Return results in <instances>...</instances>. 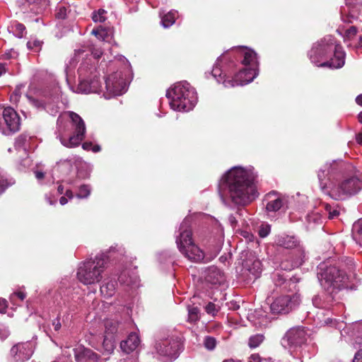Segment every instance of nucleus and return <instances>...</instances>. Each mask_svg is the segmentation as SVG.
<instances>
[{"label":"nucleus","mask_w":362,"mask_h":362,"mask_svg":"<svg viewBox=\"0 0 362 362\" xmlns=\"http://www.w3.org/2000/svg\"><path fill=\"white\" fill-rule=\"evenodd\" d=\"M108 336L109 335L105 336L103 343V347L107 354H111L115 349V344L112 341V337H109Z\"/></svg>","instance_id":"41"},{"label":"nucleus","mask_w":362,"mask_h":362,"mask_svg":"<svg viewBox=\"0 0 362 362\" xmlns=\"http://www.w3.org/2000/svg\"><path fill=\"white\" fill-rule=\"evenodd\" d=\"M7 301L4 298H0V313H5L7 308Z\"/></svg>","instance_id":"55"},{"label":"nucleus","mask_w":362,"mask_h":362,"mask_svg":"<svg viewBox=\"0 0 362 362\" xmlns=\"http://www.w3.org/2000/svg\"><path fill=\"white\" fill-rule=\"evenodd\" d=\"M73 351L76 362H98V355L90 349L78 346Z\"/></svg>","instance_id":"21"},{"label":"nucleus","mask_w":362,"mask_h":362,"mask_svg":"<svg viewBox=\"0 0 362 362\" xmlns=\"http://www.w3.org/2000/svg\"><path fill=\"white\" fill-rule=\"evenodd\" d=\"M91 52L95 59L99 58L102 55V51L99 49L93 50Z\"/></svg>","instance_id":"63"},{"label":"nucleus","mask_w":362,"mask_h":362,"mask_svg":"<svg viewBox=\"0 0 362 362\" xmlns=\"http://www.w3.org/2000/svg\"><path fill=\"white\" fill-rule=\"evenodd\" d=\"M83 52V51L81 50V49H78V50H75V56L74 58H72L69 62V65L67 66L66 67V71H70L71 67L74 66L76 64V62L77 60V57H79V55L81 54H82Z\"/></svg>","instance_id":"50"},{"label":"nucleus","mask_w":362,"mask_h":362,"mask_svg":"<svg viewBox=\"0 0 362 362\" xmlns=\"http://www.w3.org/2000/svg\"><path fill=\"white\" fill-rule=\"evenodd\" d=\"M329 323L332 326H335L337 329L340 330L341 335L344 336V334H350L352 337H356L355 341L353 343L354 347L357 348V346L362 345V324L355 323L349 326H344L343 322H337L336 320H330Z\"/></svg>","instance_id":"16"},{"label":"nucleus","mask_w":362,"mask_h":362,"mask_svg":"<svg viewBox=\"0 0 362 362\" xmlns=\"http://www.w3.org/2000/svg\"><path fill=\"white\" fill-rule=\"evenodd\" d=\"M199 297L194 296H193V305H189L187 306L188 310V317L187 321L192 324H195L201 318V312L199 308L197 306H195L194 304L197 303L201 305V303L199 301Z\"/></svg>","instance_id":"28"},{"label":"nucleus","mask_w":362,"mask_h":362,"mask_svg":"<svg viewBox=\"0 0 362 362\" xmlns=\"http://www.w3.org/2000/svg\"><path fill=\"white\" fill-rule=\"evenodd\" d=\"M65 197L71 199L74 198V195L73 192L71 189H66L65 192Z\"/></svg>","instance_id":"64"},{"label":"nucleus","mask_w":362,"mask_h":362,"mask_svg":"<svg viewBox=\"0 0 362 362\" xmlns=\"http://www.w3.org/2000/svg\"><path fill=\"white\" fill-rule=\"evenodd\" d=\"M342 173L341 165L336 161L325 163L318 171L317 177L322 190L334 199H344L357 193L362 188L361 181L352 177L343 182L337 179Z\"/></svg>","instance_id":"4"},{"label":"nucleus","mask_w":362,"mask_h":362,"mask_svg":"<svg viewBox=\"0 0 362 362\" xmlns=\"http://www.w3.org/2000/svg\"><path fill=\"white\" fill-rule=\"evenodd\" d=\"M52 325L54 328V332H58L62 327V324L59 317H56L52 320Z\"/></svg>","instance_id":"52"},{"label":"nucleus","mask_w":362,"mask_h":362,"mask_svg":"<svg viewBox=\"0 0 362 362\" xmlns=\"http://www.w3.org/2000/svg\"><path fill=\"white\" fill-rule=\"evenodd\" d=\"M35 173V177L37 180H41L44 178L45 177V174L42 171H40V170H35L34 172Z\"/></svg>","instance_id":"60"},{"label":"nucleus","mask_w":362,"mask_h":362,"mask_svg":"<svg viewBox=\"0 0 362 362\" xmlns=\"http://www.w3.org/2000/svg\"><path fill=\"white\" fill-rule=\"evenodd\" d=\"M264 339V336L260 334L251 336L249 339L248 345L250 348H256L263 341Z\"/></svg>","instance_id":"42"},{"label":"nucleus","mask_w":362,"mask_h":362,"mask_svg":"<svg viewBox=\"0 0 362 362\" xmlns=\"http://www.w3.org/2000/svg\"><path fill=\"white\" fill-rule=\"evenodd\" d=\"M257 173L253 166L237 165L226 171L219 180V195L222 202L230 206H245L255 200Z\"/></svg>","instance_id":"1"},{"label":"nucleus","mask_w":362,"mask_h":362,"mask_svg":"<svg viewBox=\"0 0 362 362\" xmlns=\"http://www.w3.org/2000/svg\"><path fill=\"white\" fill-rule=\"evenodd\" d=\"M106 335H112L117 333H122L124 331L123 325L117 320L107 319L105 322Z\"/></svg>","instance_id":"29"},{"label":"nucleus","mask_w":362,"mask_h":362,"mask_svg":"<svg viewBox=\"0 0 362 362\" xmlns=\"http://www.w3.org/2000/svg\"><path fill=\"white\" fill-rule=\"evenodd\" d=\"M334 293L332 291H325L315 296L312 299L313 305L317 308L329 309L333 306Z\"/></svg>","instance_id":"22"},{"label":"nucleus","mask_w":362,"mask_h":362,"mask_svg":"<svg viewBox=\"0 0 362 362\" xmlns=\"http://www.w3.org/2000/svg\"><path fill=\"white\" fill-rule=\"evenodd\" d=\"M30 102L37 108L45 109L49 114L55 115L59 112L60 107L57 102L58 98L54 97L53 98H49L45 100L35 99L32 97L27 96Z\"/></svg>","instance_id":"20"},{"label":"nucleus","mask_w":362,"mask_h":362,"mask_svg":"<svg viewBox=\"0 0 362 362\" xmlns=\"http://www.w3.org/2000/svg\"><path fill=\"white\" fill-rule=\"evenodd\" d=\"M30 139V138L29 136H28L27 135H24V134L20 135L16 139L15 144H14L15 148L16 150L23 149V151L25 152L26 148H27V143L29 141Z\"/></svg>","instance_id":"36"},{"label":"nucleus","mask_w":362,"mask_h":362,"mask_svg":"<svg viewBox=\"0 0 362 362\" xmlns=\"http://www.w3.org/2000/svg\"><path fill=\"white\" fill-rule=\"evenodd\" d=\"M241 234L244 238L248 239L249 240H252V239L253 238V235L247 231H242Z\"/></svg>","instance_id":"62"},{"label":"nucleus","mask_w":362,"mask_h":362,"mask_svg":"<svg viewBox=\"0 0 362 362\" xmlns=\"http://www.w3.org/2000/svg\"><path fill=\"white\" fill-rule=\"evenodd\" d=\"M306 227L308 230L313 229L315 225H321L322 223V216L319 212L309 213L305 218Z\"/></svg>","instance_id":"32"},{"label":"nucleus","mask_w":362,"mask_h":362,"mask_svg":"<svg viewBox=\"0 0 362 362\" xmlns=\"http://www.w3.org/2000/svg\"><path fill=\"white\" fill-rule=\"evenodd\" d=\"M21 119L12 107L5 108L0 112V132L4 135H9L20 129Z\"/></svg>","instance_id":"13"},{"label":"nucleus","mask_w":362,"mask_h":362,"mask_svg":"<svg viewBox=\"0 0 362 362\" xmlns=\"http://www.w3.org/2000/svg\"><path fill=\"white\" fill-rule=\"evenodd\" d=\"M306 340L305 331L301 328L290 329L281 339V345L290 350L301 346Z\"/></svg>","instance_id":"15"},{"label":"nucleus","mask_w":362,"mask_h":362,"mask_svg":"<svg viewBox=\"0 0 362 362\" xmlns=\"http://www.w3.org/2000/svg\"><path fill=\"white\" fill-rule=\"evenodd\" d=\"M346 12L345 8H344V11H341V21L344 23H351L352 20L354 18V15L349 14L346 15L344 13Z\"/></svg>","instance_id":"51"},{"label":"nucleus","mask_w":362,"mask_h":362,"mask_svg":"<svg viewBox=\"0 0 362 362\" xmlns=\"http://www.w3.org/2000/svg\"><path fill=\"white\" fill-rule=\"evenodd\" d=\"M8 30L10 33L18 38H22L26 34L25 26L19 22H12L8 27Z\"/></svg>","instance_id":"31"},{"label":"nucleus","mask_w":362,"mask_h":362,"mask_svg":"<svg viewBox=\"0 0 362 362\" xmlns=\"http://www.w3.org/2000/svg\"><path fill=\"white\" fill-rule=\"evenodd\" d=\"M68 115L73 131L72 134L66 135L64 131L59 128L57 137L64 146L74 148L78 146L83 140L86 128L84 121L78 114L69 112Z\"/></svg>","instance_id":"11"},{"label":"nucleus","mask_w":362,"mask_h":362,"mask_svg":"<svg viewBox=\"0 0 362 362\" xmlns=\"http://www.w3.org/2000/svg\"><path fill=\"white\" fill-rule=\"evenodd\" d=\"M217 344L216 339L211 336L204 337L203 341L204 346L209 351H213L216 348Z\"/></svg>","instance_id":"43"},{"label":"nucleus","mask_w":362,"mask_h":362,"mask_svg":"<svg viewBox=\"0 0 362 362\" xmlns=\"http://www.w3.org/2000/svg\"><path fill=\"white\" fill-rule=\"evenodd\" d=\"M117 285L115 280L105 279L100 286L101 294L106 298L112 297L115 293Z\"/></svg>","instance_id":"30"},{"label":"nucleus","mask_w":362,"mask_h":362,"mask_svg":"<svg viewBox=\"0 0 362 362\" xmlns=\"http://www.w3.org/2000/svg\"><path fill=\"white\" fill-rule=\"evenodd\" d=\"M353 362H362V349H360L355 354Z\"/></svg>","instance_id":"57"},{"label":"nucleus","mask_w":362,"mask_h":362,"mask_svg":"<svg viewBox=\"0 0 362 362\" xmlns=\"http://www.w3.org/2000/svg\"><path fill=\"white\" fill-rule=\"evenodd\" d=\"M42 42L37 39H30L27 42L28 49L34 52H39L41 49Z\"/></svg>","instance_id":"45"},{"label":"nucleus","mask_w":362,"mask_h":362,"mask_svg":"<svg viewBox=\"0 0 362 362\" xmlns=\"http://www.w3.org/2000/svg\"><path fill=\"white\" fill-rule=\"evenodd\" d=\"M308 56L311 62L320 67L340 69L345 64L346 54L331 35L314 43Z\"/></svg>","instance_id":"5"},{"label":"nucleus","mask_w":362,"mask_h":362,"mask_svg":"<svg viewBox=\"0 0 362 362\" xmlns=\"http://www.w3.org/2000/svg\"><path fill=\"white\" fill-rule=\"evenodd\" d=\"M107 11L99 8L92 13L91 18L95 23H103L107 20Z\"/></svg>","instance_id":"37"},{"label":"nucleus","mask_w":362,"mask_h":362,"mask_svg":"<svg viewBox=\"0 0 362 362\" xmlns=\"http://www.w3.org/2000/svg\"><path fill=\"white\" fill-rule=\"evenodd\" d=\"M82 148L84 150H91L94 153L100 151L101 148L99 145H93L92 142L86 141L82 144Z\"/></svg>","instance_id":"46"},{"label":"nucleus","mask_w":362,"mask_h":362,"mask_svg":"<svg viewBox=\"0 0 362 362\" xmlns=\"http://www.w3.org/2000/svg\"><path fill=\"white\" fill-rule=\"evenodd\" d=\"M203 307L206 313L211 316H215L220 310V306L213 302L205 303Z\"/></svg>","instance_id":"39"},{"label":"nucleus","mask_w":362,"mask_h":362,"mask_svg":"<svg viewBox=\"0 0 362 362\" xmlns=\"http://www.w3.org/2000/svg\"><path fill=\"white\" fill-rule=\"evenodd\" d=\"M205 281L212 285H221L225 281L223 273L216 267H209L204 272Z\"/></svg>","instance_id":"23"},{"label":"nucleus","mask_w":362,"mask_h":362,"mask_svg":"<svg viewBox=\"0 0 362 362\" xmlns=\"http://www.w3.org/2000/svg\"><path fill=\"white\" fill-rule=\"evenodd\" d=\"M91 33L100 40H105L106 37V32L103 28L93 29Z\"/></svg>","instance_id":"48"},{"label":"nucleus","mask_w":362,"mask_h":362,"mask_svg":"<svg viewBox=\"0 0 362 362\" xmlns=\"http://www.w3.org/2000/svg\"><path fill=\"white\" fill-rule=\"evenodd\" d=\"M47 0H19L18 8L23 13H38L41 8L40 4Z\"/></svg>","instance_id":"25"},{"label":"nucleus","mask_w":362,"mask_h":362,"mask_svg":"<svg viewBox=\"0 0 362 362\" xmlns=\"http://www.w3.org/2000/svg\"><path fill=\"white\" fill-rule=\"evenodd\" d=\"M108 256L104 253L99 254L94 259L81 262L78 268L77 278L85 285L98 283L102 279L106 259Z\"/></svg>","instance_id":"9"},{"label":"nucleus","mask_w":362,"mask_h":362,"mask_svg":"<svg viewBox=\"0 0 362 362\" xmlns=\"http://www.w3.org/2000/svg\"><path fill=\"white\" fill-rule=\"evenodd\" d=\"M33 353V346L29 342L17 344L11 349V356L16 362H23L28 360Z\"/></svg>","instance_id":"19"},{"label":"nucleus","mask_w":362,"mask_h":362,"mask_svg":"<svg viewBox=\"0 0 362 362\" xmlns=\"http://www.w3.org/2000/svg\"><path fill=\"white\" fill-rule=\"evenodd\" d=\"M352 236L357 243L362 245V219L355 222L352 228Z\"/></svg>","instance_id":"34"},{"label":"nucleus","mask_w":362,"mask_h":362,"mask_svg":"<svg viewBox=\"0 0 362 362\" xmlns=\"http://www.w3.org/2000/svg\"><path fill=\"white\" fill-rule=\"evenodd\" d=\"M92 187L90 185H81L78 187V191L76 194L78 199H88L90 195Z\"/></svg>","instance_id":"35"},{"label":"nucleus","mask_w":362,"mask_h":362,"mask_svg":"<svg viewBox=\"0 0 362 362\" xmlns=\"http://www.w3.org/2000/svg\"><path fill=\"white\" fill-rule=\"evenodd\" d=\"M121 285L129 288H136L139 285V276L135 272L125 269L121 272L118 277Z\"/></svg>","instance_id":"24"},{"label":"nucleus","mask_w":362,"mask_h":362,"mask_svg":"<svg viewBox=\"0 0 362 362\" xmlns=\"http://www.w3.org/2000/svg\"><path fill=\"white\" fill-rule=\"evenodd\" d=\"M26 297V294L22 291L15 292L10 296V300L13 304H16V298H18L21 300H23Z\"/></svg>","instance_id":"49"},{"label":"nucleus","mask_w":362,"mask_h":362,"mask_svg":"<svg viewBox=\"0 0 362 362\" xmlns=\"http://www.w3.org/2000/svg\"><path fill=\"white\" fill-rule=\"evenodd\" d=\"M317 278L325 291L332 293H337L344 288L349 279L346 273L339 267L327 266L325 263L318 267Z\"/></svg>","instance_id":"7"},{"label":"nucleus","mask_w":362,"mask_h":362,"mask_svg":"<svg viewBox=\"0 0 362 362\" xmlns=\"http://www.w3.org/2000/svg\"><path fill=\"white\" fill-rule=\"evenodd\" d=\"M264 202L267 211L276 212L281 209L288 208V197L275 191H272L266 194Z\"/></svg>","instance_id":"18"},{"label":"nucleus","mask_w":362,"mask_h":362,"mask_svg":"<svg viewBox=\"0 0 362 362\" xmlns=\"http://www.w3.org/2000/svg\"><path fill=\"white\" fill-rule=\"evenodd\" d=\"M20 97V90L17 88L11 95V100L16 102Z\"/></svg>","instance_id":"56"},{"label":"nucleus","mask_w":362,"mask_h":362,"mask_svg":"<svg viewBox=\"0 0 362 362\" xmlns=\"http://www.w3.org/2000/svg\"><path fill=\"white\" fill-rule=\"evenodd\" d=\"M156 352L163 362H172L177 359L183 350V344L178 337H170L157 341L154 345Z\"/></svg>","instance_id":"12"},{"label":"nucleus","mask_w":362,"mask_h":362,"mask_svg":"<svg viewBox=\"0 0 362 362\" xmlns=\"http://www.w3.org/2000/svg\"><path fill=\"white\" fill-rule=\"evenodd\" d=\"M324 208L328 214V217L330 219L335 218L339 215V211L335 206H332L329 204H325Z\"/></svg>","instance_id":"44"},{"label":"nucleus","mask_w":362,"mask_h":362,"mask_svg":"<svg viewBox=\"0 0 362 362\" xmlns=\"http://www.w3.org/2000/svg\"><path fill=\"white\" fill-rule=\"evenodd\" d=\"M270 232V226L267 225L265 227H262L260 228L259 231V234L262 238L267 237Z\"/></svg>","instance_id":"54"},{"label":"nucleus","mask_w":362,"mask_h":362,"mask_svg":"<svg viewBox=\"0 0 362 362\" xmlns=\"http://www.w3.org/2000/svg\"><path fill=\"white\" fill-rule=\"evenodd\" d=\"M8 70L7 64L0 63V76L4 74Z\"/></svg>","instance_id":"61"},{"label":"nucleus","mask_w":362,"mask_h":362,"mask_svg":"<svg viewBox=\"0 0 362 362\" xmlns=\"http://www.w3.org/2000/svg\"><path fill=\"white\" fill-rule=\"evenodd\" d=\"M169 105L173 110L188 112L197 102L195 89L187 81L176 83L166 92Z\"/></svg>","instance_id":"6"},{"label":"nucleus","mask_w":362,"mask_h":362,"mask_svg":"<svg viewBox=\"0 0 362 362\" xmlns=\"http://www.w3.org/2000/svg\"><path fill=\"white\" fill-rule=\"evenodd\" d=\"M140 339L137 334L132 332L131 333L126 340L122 341L120 343L121 349L127 353L129 354L134 351L139 345Z\"/></svg>","instance_id":"27"},{"label":"nucleus","mask_w":362,"mask_h":362,"mask_svg":"<svg viewBox=\"0 0 362 362\" xmlns=\"http://www.w3.org/2000/svg\"><path fill=\"white\" fill-rule=\"evenodd\" d=\"M15 183V180L10 177H7L0 174V194L4 193L5 190Z\"/></svg>","instance_id":"38"},{"label":"nucleus","mask_w":362,"mask_h":362,"mask_svg":"<svg viewBox=\"0 0 362 362\" xmlns=\"http://www.w3.org/2000/svg\"><path fill=\"white\" fill-rule=\"evenodd\" d=\"M232 52L240 59L241 64L245 66V69L236 74L233 79L227 80L226 74L235 64L233 62H226L228 60V55L223 54L217 59L210 74L218 83H222L226 88L246 85L252 82L258 74L257 54L252 49L239 47L233 49Z\"/></svg>","instance_id":"3"},{"label":"nucleus","mask_w":362,"mask_h":362,"mask_svg":"<svg viewBox=\"0 0 362 362\" xmlns=\"http://www.w3.org/2000/svg\"><path fill=\"white\" fill-rule=\"evenodd\" d=\"M262 263L252 252H250L246 259L243 262V274L247 276L248 280L256 279L262 273Z\"/></svg>","instance_id":"17"},{"label":"nucleus","mask_w":362,"mask_h":362,"mask_svg":"<svg viewBox=\"0 0 362 362\" xmlns=\"http://www.w3.org/2000/svg\"><path fill=\"white\" fill-rule=\"evenodd\" d=\"M124 252V248L122 246H119L117 245L115 246L110 247L108 251H106L103 253L108 256V258L106 259L107 262V260L112 257H113V258H115V256H113L114 254L117 253L119 255H123Z\"/></svg>","instance_id":"40"},{"label":"nucleus","mask_w":362,"mask_h":362,"mask_svg":"<svg viewBox=\"0 0 362 362\" xmlns=\"http://www.w3.org/2000/svg\"><path fill=\"white\" fill-rule=\"evenodd\" d=\"M179 231V235L176 237V244L180 252L192 262L202 261L205 258V254L192 240L189 219L185 218L182 221Z\"/></svg>","instance_id":"8"},{"label":"nucleus","mask_w":362,"mask_h":362,"mask_svg":"<svg viewBox=\"0 0 362 362\" xmlns=\"http://www.w3.org/2000/svg\"><path fill=\"white\" fill-rule=\"evenodd\" d=\"M300 303L298 293L286 295L276 298L270 305L273 314H287L295 309Z\"/></svg>","instance_id":"14"},{"label":"nucleus","mask_w":362,"mask_h":362,"mask_svg":"<svg viewBox=\"0 0 362 362\" xmlns=\"http://www.w3.org/2000/svg\"><path fill=\"white\" fill-rule=\"evenodd\" d=\"M228 221L232 227H235L238 223L236 218L233 215L228 216Z\"/></svg>","instance_id":"59"},{"label":"nucleus","mask_w":362,"mask_h":362,"mask_svg":"<svg viewBox=\"0 0 362 362\" xmlns=\"http://www.w3.org/2000/svg\"><path fill=\"white\" fill-rule=\"evenodd\" d=\"M160 16L161 18L162 25L164 28H168L170 27L172 25H173L174 23L175 22V19L177 16V11L172 10L163 16H162V14L160 13Z\"/></svg>","instance_id":"33"},{"label":"nucleus","mask_w":362,"mask_h":362,"mask_svg":"<svg viewBox=\"0 0 362 362\" xmlns=\"http://www.w3.org/2000/svg\"><path fill=\"white\" fill-rule=\"evenodd\" d=\"M78 84L74 92L77 93H103L106 99L120 95L127 90V86L121 71L115 72L105 79L104 87L99 80V73L91 59H83L77 69Z\"/></svg>","instance_id":"2"},{"label":"nucleus","mask_w":362,"mask_h":362,"mask_svg":"<svg viewBox=\"0 0 362 362\" xmlns=\"http://www.w3.org/2000/svg\"><path fill=\"white\" fill-rule=\"evenodd\" d=\"M18 52L15 51L14 49H11L10 50H7L4 53V57L6 59H15L18 57Z\"/></svg>","instance_id":"53"},{"label":"nucleus","mask_w":362,"mask_h":362,"mask_svg":"<svg viewBox=\"0 0 362 362\" xmlns=\"http://www.w3.org/2000/svg\"><path fill=\"white\" fill-rule=\"evenodd\" d=\"M275 244L287 250H294L292 253L291 264L287 266L284 262L281 264V267L285 270H291L300 266L305 259V253L304 247L301 245L300 239L294 235L281 233L277 235L274 239Z\"/></svg>","instance_id":"10"},{"label":"nucleus","mask_w":362,"mask_h":362,"mask_svg":"<svg viewBox=\"0 0 362 362\" xmlns=\"http://www.w3.org/2000/svg\"><path fill=\"white\" fill-rule=\"evenodd\" d=\"M356 32L357 30L354 26H351L349 28H348L344 33V41L346 42L347 40H352V38L356 36Z\"/></svg>","instance_id":"47"},{"label":"nucleus","mask_w":362,"mask_h":362,"mask_svg":"<svg viewBox=\"0 0 362 362\" xmlns=\"http://www.w3.org/2000/svg\"><path fill=\"white\" fill-rule=\"evenodd\" d=\"M248 362H261V359L258 354H252L248 358Z\"/></svg>","instance_id":"58"},{"label":"nucleus","mask_w":362,"mask_h":362,"mask_svg":"<svg viewBox=\"0 0 362 362\" xmlns=\"http://www.w3.org/2000/svg\"><path fill=\"white\" fill-rule=\"evenodd\" d=\"M75 6L63 1L58 4L55 15L59 19H72L75 18Z\"/></svg>","instance_id":"26"}]
</instances>
